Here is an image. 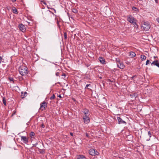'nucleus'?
Here are the masks:
<instances>
[{
    "instance_id": "nucleus-34",
    "label": "nucleus",
    "mask_w": 159,
    "mask_h": 159,
    "mask_svg": "<svg viewBox=\"0 0 159 159\" xmlns=\"http://www.w3.org/2000/svg\"><path fill=\"white\" fill-rule=\"evenodd\" d=\"M136 77V75H134L133 76L131 77L130 78L131 80H134V77Z\"/></svg>"
},
{
    "instance_id": "nucleus-11",
    "label": "nucleus",
    "mask_w": 159,
    "mask_h": 159,
    "mask_svg": "<svg viewBox=\"0 0 159 159\" xmlns=\"http://www.w3.org/2000/svg\"><path fill=\"white\" fill-rule=\"evenodd\" d=\"M99 59L101 63L103 64H106V61L104 58L101 57H100Z\"/></svg>"
},
{
    "instance_id": "nucleus-32",
    "label": "nucleus",
    "mask_w": 159,
    "mask_h": 159,
    "mask_svg": "<svg viewBox=\"0 0 159 159\" xmlns=\"http://www.w3.org/2000/svg\"><path fill=\"white\" fill-rule=\"evenodd\" d=\"M3 60V59L2 58V57L0 56V64L1 63L2 61Z\"/></svg>"
},
{
    "instance_id": "nucleus-25",
    "label": "nucleus",
    "mask_w": 159,
    "mask_h": 159,
    "mask_svg": "<svg viewBox=\"0 0 159 159\" xmlns=\"http://www.w3.org/2000/svg\"><path fill=\"white\" fill-rule=\"evenodd\" d=\"M47 14H48V15H50L51 13H52L53 15H54V14L50 10L47 11Z\"/></svg>"
},
{
    "instance_id": "nucleus-44",
    "label": "nucleus",
    "mask_w": 159,
    "mask_h": 159,
    "mask_svg": "<svg viewBox=\"0 0 159 159\" xmlns=\"http://www.w3.org/2000/svg\"><path fill=\"white\" fill-rule=\"evenodd\" d=\"M49 9H51V10H54V8H49Z\"/></svg>"
},
{
    "instance_id": "nucleus-53",
    "label": "nucleus",
    "mask_w": 159,
    "mask_h": 159,
    "mask_svg": "<svg viewBox=\"0 0 159 159\" xmlns=\"http://www.w3.org/2000/svg\"><path fill=\"white\" fill-rule=\"evenodd\" d=\"M100 78H102V77H100Z\"/></svg>"
},
{
    "instance_id": "nucleus-52",
    "label": "nucleus",
    "mask_w": 159,
    "mask_h": 159,
    "mask_svg": "<svg viewBox=\"0 0 159 159\" xmlns=\"http://www.w3.org/2000/svg\"><path fill=\"white\" fill-rule=\"evenodd\" d=\"M28 23L29 25L30 24V22H29Z\"/></svg>"
},
{
    "instance_id": "nucleus-2",
    "label": "nucleus",
    "mask_w": 159,
    "mask_h": 159,
    "mask_svg": "<svg viewBox=\"0 0 159 159\" xmlns=\"http://www.w3.org/2000/svg\"><path fill=\"white\" fill-rule=\"evenodd\" d=\"M150 28V25L148 22H144L143 24L141 29L147 31L149 30Z\"/></svg>"
},
{
    "instance_id": "nucleus-35",
    "label": "nucleus",
    "mask_w": 159,
    "mask_h": 159,
    "mask_svg": "<svg viewBox=\"0 0 159 159\" xmlns=\"http://www.w3.org/2000/svg\"><path fill=\"white\" fill-rule=\"evenodd\" d=\"M85 134H86V135L87 137H88V138L89 137V136L88 133H86Z\"/></svg>"
},
{
    "instance_id": "nucleus-40",
    "label": "nucleus",
    "mask_w": 159,
    "mask_h": 159,
    "mask_svg": "<svg viewBox=\"0 0 159 159\" xmlns=\"http://www.w3.org/2000/svg\"><path fill=\"white\" fill-rule=\"evenodd\" d=\"M61 76H66V74L65 73H62V75H61Z\"/></svg>"
},
{
    "instance_id": "nucleus-17",
    "label": "nucleus",
    "mask_w": 159,
    "mask_h": 159,
    "mask_svg": "<svg viewBox=\"0 0 159 159\" xmlns=\"http://www.w3.org/2000/svg\"><path fill=\"white\" fill-rule=\"evenodd\" d=\"M130 96L132 98H135L137 96V94L136 93H134L130 95Z\"/></svg>"
},
{
    "instance_id": "nucleus-46",
    "label": "nucleus",
    "mask_w": 159,
    "mask_h": 159,
    "mask_svg": "<svg viewBox=\"0 0 159 159\" xmlns=\"http://www.w3.org/2000/svg\"><path fill=\"white\" fill-rule=\"evenodd\" d=\"M59 22V21H58V20H57V24L58 25Z\"/></svg>"
},
{
    "instance_id": "nucleus-7",
    "label": "nucleus",
    "mask_w": 159,
    "mask_h": 159,
    "mask_svg": "<svg viewBox=\"0 0 159 159\" xmlns=\"http://www.w3.org/2000/svg\"><path fill=\"white\" fill-rule=\"evenodd\" d=\"M47 103L44 101L40 104V108L42 111H43L45 109V107H47Z\"/></svg>"
},
{
    "instance_id": "nucleus-15",
    "label": "nucleus",
    "mask_w": 159,
    "mask_h": 159,
    "mask_svg": "<svg viewBox=\"0 0 159 159\" xmlns=\"http://www.w3.org/2000/svg\"><path fill=\"white\" fill-rule=\"evenodd\" d=\"M136 54L133 52H131L129 53V56L131 57H134L136 56Z\"/></svg>"
},
{
    "instance_id": "nucleus-3",
    "label": "nucleus",
    "mask_w": 159,
    "mask_h": 159,
    "mask_svg": "<svg viewBox=\"0 0 159 159\" xmlns=\"http://www.w3.org/2000/svg\"><path fill=\"white\" fill-rule=\"evenodd\" d=\"M127 20L131 24H136V19L134 18L132 16L129 15L127 16Z\"/></svg>"
},
{
    "instance_id": "nucleus-47",
    "label": "nucleus",
    "mask_w": 159,
    "mask_h": 159,
    "mask_svg": "<svg viewBox=\"0 0 159 159\" xmlns=\"http://www.w3.org/2000/svg\"><path fill=\"white\" fill-rule=\"evenodd\" d=\"M155 1L156 3L158 2V0H155Z\"/></svg>"
},
{
    "instance_id": "nucleus-50",
    "label": "nucleus",
    "mask_w": 159,
    "mask_h": 159,
    "mask_svg": "<svg viewBox=\"0 0 159 159\" xmlns=\"http://www.w3.org/2000/svg\"><path fill=\"white\" fill-rule=\"evenodd\" d=\"M157 67L159 68V63L157 66Z\"/></svg>"
},
{
    "instance_id": "nucleus-26",
    "label": "nucleus",
    "mask_w": 159,
    "mask_h": 159,
    "mask_svg": "<svg viewBox=\"0 0 159 159\" xmlns=\"http://www.w3.org/2000/svg\"><path fill=\"white\" fill-rule=\"evenodd\" d=\"M9 80L10 81H12L13 83H14V79L13 78L11 77H9Z\"/></svg>"
},
{
    "instance_id": "nucleus-16",
    "label": "nucleus",
    "mask_w": 159,
    "mask_h": 159,
    "mask_svg": "<svg viewBox=\"0 0 159 159\" xmlns=\"http://www.w3.org/2000/svg\"><path fill=\"white\" fill-rule=\"evenodd\" d=\"M78 159H86V158L83 155H79L77 157Z\"/></svg>"
},
{
    "instance_id": "nucleus-29",
    "label": "nucleus",
    "mask_w": 159,
    "mask_h": 159,
    "mask_svg": "<svg viewBox=\"0 0 159 159\" xmlns=\"http://www.w3.org/2000/svg\"><path fill=\"white\" fill-rule=\"evenodd\" d=\"M64 38L65 39H66L67 38V34L66 32H65L64 33Z\"/></svg>"
},
{
    "instance_id": "nucleus-42",
    "label": "nucleus",
    "mask_w": 159,
    "mask_h": 159,
    "mask_svg": "<svg viewBox=\"0 0 159 159\" xmlns=\"http://www.w3.org/2000/svg\"><path fill=\"white\" fill-rule=\"evenodd\" d=\"M58 97H59L60 98H62V97L60 95H59L57 96Z\"/></svg>"
},
{
    "instance_id": "nucleus-39",
    "label": "nucleus",
    "mask_w": 159,
    "mask_h": 159,
    "mask_svg": "<svg viewBox=\"0 0 159 159\" xmlns=\"http://www.w3.org/2000/svg\"><path fill=\"white\" fill-rule=\"evenodd\" d=\"M16 111H14L11 115V116H13L15 114Z\"/></svg>"
},
{
    "instance_id": "nucleus-37",
    "label": "nucleus",
    "mask_w": 159,
    "mask_h": 159,
    "mask_svg": "<svg viewBox=\"0 0 159 159\" xmlns=\"http://www.w3.org/2000/svg\"><path fill=\"white\" fill-rule=\"evenodd\" d=\"M38 142H37V143H35V144H33V146L34 147V146H36L38 144Z\"/></svg>"
},
{
    "instance_id": "nucleus-48",
    "label": "nucleus",
    "mask_w": 159,
    "mask_h": 159,
    "mask_svg": "<svg viewBox=\"0 0 159 159\" xmlns=\"http://www.w3.org/2000/svg\"><path fill=\"white\" fill-rule=\"evenodd\" d=\"M43 4L45 5H46V3L45 2H43Z\"/></svg>"
},
{
    "instance_id": "nucleus-5",
    "label": "nucleus",
    "mask_w": 159,
    "mask_h": 159,
    "mask_svg": "<svg viewBox=\"0 0 159 159\" xmlns=\"http://www.w3.org/2000/svg\"><path fill=\"white\" fill-rule=\"evenodd\" d=\"M18 27L19 29L22 32H24L26 31V29L25 26L22 24H19L18 25Z\"/></svg>"
},
{
    "instance_id": "nucleus-19",
    "label": "nucleus",
    "mask_w": 159,
    "mask_h": 159,
    "mask_svg": "<svg viewBox=\"0 0 159 159\" xmlns=\"http://www.w3.org/2000/svg\"><path fill=\"white\" fill-rule=\"evenodd\" d=\"M140 57L142 61L145 60L146 58V57L145 55H141Z\"/></svg>"
},
{
    "instance_id": "nucleus-38",
    "label": "nucleus",
    "mask_w": 159,
    "mask_h": 159,
    "mask_svg": "<svg viewBox=\"0 0 159 159\" xmlns=\"http://www.w3.org/2000/svg\"><path fill=\"white\" fill-rule=\"evenodd\" d=\"M41 127L42 128H44L45 127V125L43 124H41Z\"/></svg>"
},
{
    "instance_id": "nucleus-28",
    "label": "nucleus",
    "mask_w": 159,
    "mask_h": 159,
    "mask_svg": "<svg viewBox=\"0 0 159 159\" xmlns=\"http://www.w3.org/2000/svg\"><path fill=\"white\" fill-rule=\"evenodd\" d=\"M148 135L149 136L150 138L152 136L151 132L149 131L148 132Z\"/></svg>"
},
{
    "instance_id": "nucleus-27",
    "label": "nucleus",
    "mask_w": 159,
    "mask_h": 159,
    "mask_svg": "<svg viewBox=\"0 0 159 159\" xmlns=\"http://www.w3.org/2000/svg\"><path fill=\"white\" fill-rule=\"evenodd\" d=\"M55 98V96L54 94H53V95L50 98V99L51 100H53Z\"/></svg>"
},
{
    "instance_id": "nucleus-14",
    "label": "nucleus",
    "mask_w": 159,
    "mask_h": 159,
    "mask_svg": "<svg viewBox=\"0 0 159 159\" xmlns=\"http://www.w3.org/2000/svg\"><path fill=\"white\" fill-rule=\"evenodd\" d=\"M27 95V93L25 92L24 93L23 92H21V97L22 98H24L25 97H26Z\"/></svg>"
},
{
    "instance_id": "nucleus-13",
    "label": "nucleus",
    "mask_w": 159,
    "mask_h": 159,
    "mask_svg": "<svg viewBox=\"0 0 159 159\" xmlns=\"http://www.w3.org/2000/svg\"><path fill=\"white\" fill-rule=\"evenodd\" d=\"M89 111L88 110L85 109H84V111L83 112L84 113L85 115V116H89V114L88 113L89 112Z\"/></svg>"
},
{
    "instance_id": "nucleus-12",
    "label": "nucleus",
    "mask_w": 159,
    "mask_h": 159,
    "mask_svg": "<svg viewBox=\"0 0 159 159\" xmlns=\"http://www.w3.org/2000/svg\"><path fill=\"white\" fill-rule=\"evenodd\" d=\"M159 63L158 60H155L151 63V65L152 66L153 65L156 66H157Z\"/></svg>"
},
{
    "instance_id": "nucleus-6",
    "label": "nucleus",
    "mask_w": 159,
    "mask_h": 159,
    "mask_svg": "<svg viewBox=\"0 0 159 159\" xmlns=\"http://www.w3.org/2000/svg\"><path fill=\"white\" fill-rule=\"evenodd\" d=\"M20 139L21 141L24 143L27 144L28 143V139L26 136H21Z\"/></svg>"
},
{
    "instance_id": "nucleus-21",
    "label": "nucleus",
    "mask_w": 159,
    "mask_h": 159,
    "mask_svg": "<svg viewBox=\"0 0 159 159\" xmlns=\"http://www.w3.org/2000/svg\"><path fill=\"white\" fill-rule=\"evenodd\" d=\"M2 102L4 105L5 106H6V102L5 98V97H3L2 98Z\"/></svg>"
},
{
    "instance_id": "nucleus-18",
    "label": "nucleus",
    "mask_w": 159,
    "mask_h": 159,
    "mask_svg": "<svg viewBox=\"0 0 159 159\" xmlns=\"http://www.w3.org/2000/svg\"><path fill=\"white\" fill-rule=\"evenodd\" d=\"M89 86H90V88H92V86L90 84H87L86 85V87L85 88V89H87L92 91V90L90 88H88Z\"/></svg>"
},
{
    "instance_id": "nucleus-1",
    "label": "nucleus",
    "mask_w": 159,
    "mask_h": 159,
    "mask_svg": "<svg viewBox=\"0 0 159 159\" xmlns=\"http://www.w3.org/2000/svg\"><path fill=\"white\" fill-rule=\"evenodd\" d=\"M19 72L22 76H25L28 73V68L26 67H21L19 68Z\"/></svg>"
},
{
    "instance_id": "nucleus-49",
    "label": "nucleus",
    "mask_w": 159,
    "mask_h": 159,
    "mask_svg": "<svg viewBox=\"0 0 159 159\" xmlns=\"http://www.w3.org/2000/svg\"><path fill=\"white\" fill-rule=\"evenodd\" d=\"M16 1V0H13V2H15Z\"/></svg>"
},
{
    "instance_id": "nucleus-36",
    "label": "nucleus",
    "mask_w": 159,
    "mask_h": 159,
    "mask_svg": "<svg viewBox=\"0 0 159 159\" xmlns=\"http://www.w3.org/2000/svg\"><path fill=\"white\" fill-rule=\"evenodd\" d=\"M56 75L57 76H59V72H57L56 73Z\"/></svg>"
},
{
    "instance_id": "nucleus-20",
    "label": "nucleus",
    "mask_w": 159,
    "mask_h": 159,
    "mask_svg": "<svg viewBox=\"0 0 159 159\" xmlns=\"http://www.w3.org/2000/svg\"><path fill=\"white\" fill-rule=\"evenodd\" d=\"M132 10H133L136 11V12H137L139 11V9L137 8L136 7H132Z\"/></svg>"
},
{
    "instance_id": "nucleus-9",
    "label": "nucleus",
    "mask_w": 159,
    "mask_h": 159,
    "mask_svg": "<svg viewBox=\"0 0 159 159\" xmlns=\"http://www.w3.org/2000/svg\"><path fill=\"white\" fill-rule=\"evenodd\" d=\"M117 120L119 124H126V122L123 120L120 117H118Z\"/></svg>"
},
{
    "instance_id": "nucleus-54",
    "label": "nucleus",
    "mask_w": 159,
    "mask_h": 159,
    "mask_svg": "<svg viewBox=\"0 0 159 159\" xmlns=\"http://www.w3.org/2000/svg\"><path fill=\"white\" fill-rule=\"evenodd\" d=\"M89 88H90V86H89Z\"/></svg>"
},
{
    "instance_id": "nucleus-31",
    "label": "nucleus",
    "mask_w": 159,
    "mask_h": 159,
    "mask_svg": "<svg viewBox=\"0 0 159 159\" xmlns=\"http://www.w3.org/2000/svg\"><path fill=\"white\" fill-rule=\"evenodd\" d=\"M67 15H68V16L69 17V18H71V19H73V18L71 15H70L68 13H67Z\"/></svg>"
},
{
    "instance_id": "nucleus-30",
    "label": "nucleus",
    "mask_w": 159,
    "mask_h": 159,
    "mask_svg": "<svg viewBox=\"0 0 159 159\" xmlns=\"http://www.w3.org/2000/svg\"><path fill=\"white\" fill-rule=\"evenodd\" d=\"M150 62L149 60H147L146 62V65H147L148 64L150 63Z\"/></svg>"
},
{
    "instance_id": "nucleus-4",
    "label": "nucleus",
    "mask_w": 159,
    "mask_h": 159,
    "mask_svg": "<svg viewBox=\"0 0 159 159\" xmlns=\"http://www.w3.org/2000/svg\"><path fill=\"white\" fill-rule=\"evenodd\" d=\"M89 153L90 155L92 156L98 155L99 153L96 149L93 148L90 149L89 150Z\"/></svg>"
},
{
    "instance_id": "nucleus-33",
    "label": "nucleus",
    "mask_w": 159,
    "mask_h": 159,
    "mask_svg": "<svg viewBox=\"0 0 159 159\" xmlns=\"http://www.w3.org/2000/svg\"><path fill=\"white\" fill-rule=\"evenodd\" d=\"M116 61L117 62V63L120 62V59L119 58H116Z\"/></svg>"
},
{
    "instance_id": "nucleus-51",
    "label": "nucleus",
    "mask_w": 159,
    "mask_h": 159,
    "mask_svg": "<svg viewBox=\"0 0 159 159\" xmlns=\"http://www.w3.org/2000/svg\"><path fill=\"white\" fill-rule=\"evenodd\" d=\"M48 7V9H49V8H50V7H48V6H47Z\"/></svg>"
},
{
    "instance_id": "nucleus-24",
    "label": "nucleus",
    "mask_w": 159,
    "mask_h": 159,
    "mask_svg": "<svg viewBox=\"0 0 159 159\" xmlns=\"http://www.w3.org/2000/svg\"><path fill=\"white\" fill-rule=\"evenodd\" d=\"M35 135L34 133L33 132H31L30 134V136L31 138H33Z\"/></svg>"
},
{
    "instance_id": "nucleus-41",
    "label": "nucleus",
    "mask_w": 159,
    "mask_h": 159,
    "mask_svg": "<svg viewBox=\"0 0 159 159\" xmlns=\"http://www.w3.org/2000/svg\"><path fill=\"white\" fill-rule=\"evenodd\" d=\"M157 21L159 23V17L157 18L156 19Z\"/></svg>"
},
{
    "instance_id": "nucleus-22",
    "label": "nucleus",
    "mask_w": 159,
    "mask_h": 159,
    "mask_svg": "<svg viewBox=\"0 0 159 159\" xmlns=\"http://www.w3.org/2000/svg\"><path fill=\"white\" fill-rule=\"evenodd\" d=\"M12 10H13V12L14 13L16 14V13H17V11L15 7H14L12 9Z\"/></svg>"
},
{
    "instance_id": "nucleus-10",
    "label": "nucleus",
    "mask_w": 159,
    "mask_h": 159,
    "mask_svg": "<svg viewBox=\"0 0 159 159\" xmlns=\"http://www.w3.org/2000/svg\"><path fill=\"white\" fill-rule=\"evenodd\" d=\"M117 64L118 67L119 68L121 69H123L125 67V66L123 64L120 62L117 63Z\"/></svg>"
},
{
    "instance_id": "nucleus-23",
    "label": "nucleus",
    "mask_w": 159,
    "mask_h": 159,
    "mask_svg": "<svg viewBox=\"0 0 159 159\" xmlns=\"http://www.w3.org/2000/svg\"><path fill=\"white\" fill-rule=\"evenodd\" d=\"M72 11L75 13H77L78 12V10L75 8L72 9Z\"/></svg>"
},
{
    "instance_id": "nucleus-43",
    "label": "nucleus",
    "mask_w": 159,
    "mask_h": 159,
    "mask_svg": "<svg viewBox=\"0 0 159 159\" xmlns=\"http://www.w3.org/2000/svg\"><path fill=\"white\" fill-rule=\"evenodd\" d=\"M70 134L71 136H72L73 135V133H71V132H70Z\"/></svg>"
},
{
    "instance_id": "nucleus-8",
    "label": "nucleus",
    "mask_w": 159,
    "mask_h": 159,
    "mask_svg": "<svg viewBox=\"0 0 159 159\" xmlns=\"http://www.w3.org/2000/svg\"><path fill=\"white\" fill-rule=\"evenodd\" d=\"M84 122L85 124H88L90 122V119L89 116H84L83 117Z\"/></svg>"
},
{
    "instance_id": "nucleus-45",
    "label": "nucleus",
    "mask_w": 159,
    "mask_h": 159,
    "mask_svg": "<svg viewBox=\"0 0 159 159\" xmlns=\"http://www.w3.org/2000/svg\"><path fill=\"white\" fill-rule=\"evenodd\" d=\"M54 11V12L55 13H56V10H55V9H54V10H53Z\"/></svg>"
}]
</instances>
